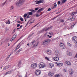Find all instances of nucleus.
<instances>
[{
    "instance_id": "1",
    "label": "nucleus",
    "mask_w": 77,
    "mask_h": 77,
    "mask_svg": "<svg viewBox=\"0 0 77 77\" xmlns=\"http://www.w3.org/2000/svg\"><path fill=\"white\" fill-rule=\"evenodd\" d=\"M25 2V0H20L19 1L16 3L17 6H21L24 4V3Z\"/></svg>"
},
{
    "instance_id": "2",
    "label": "nucleus",
    "mask_w": 77,
    "mask_h": 77,
    "mask_svg": "<svg viewBox=\"0 0 77 77\" xmlns=\"http://www.w3.org/2000/svg\"><path fill=\"white\" fill-rule=\"evenodd\" d=\"M45 66H46L44 63L43 62L40 63L39 67L40 68H45Z\"/></svg>"
},
{
    "instance_id": "3",
    "label": "nucleus",
    "mask_w": 77,
    "mask_h": 77,
    "mask_svg": "<svg viewBox=\"0 0 77 77\" xmlns=\"http://www.w3.org/2000/svg\"><path fill=\"white\" fill-rule=\"evenodd\" d=\"M48 30V28L46 27L43 30H41V31H39L38 32V34H39V33H42L45 31L46 32V31H47Z\"/></svg>"
},
{
    "instance_id": "4",
    "label": "nucleus",
    "mask_w": 77,
    "mask_h": 77,
    "mask_svg": "<svg viewBox=\"0 0 77 77\" xmlns=\"http://www.w3.org/2000/svg\"><path fill=\"white\" fill-rule=\"evenodd\" d=\"M37 63H33L31 65V67L32 69H35L37 67Z\"/></svg>"
},
{
    "instance_id": "5",
    "label": "nucleus",
    "mask_w": 77,
    "mask_h": 77,
    "mask_svg": "<svg viewBox=\"0 0 77 77\" xmlns=\"http://www.w3.org/2000/svg\"><path fill=\"white\" fill-rule=\"evenodd\" d=\"M31 43L32 45H34V46H37L38 44V42H36L35 40H33Z\"/></svg>"
},
{
    "instance_id": "6",
    "label": "nucleus",
    "mask_w": 77,
    "mask_h": 77,
    "mask_svg": "<svg viewBox=\"0 0 77 77\" xmlns=\"http://www.w3.org/2000/svg\"><path fill=\"white\" fill-rule=\"evenodd\" d=\"M48 43V39H46L44 40L42 42V45H46Z\"/></svg>"
},
{
    "instance_id": "7",
    "label": "nucleus",
    "mask_w": 77,
    "mask_h": 77,
    "mask_svg": "<svg viewBox=\"0 0 77 77\" xmlns=\"http://www.w3.org/2000/svg\"><path fill=\"white\" fill-rule=\"evenodd\" d=\"M72 40L74 41L75 44H77V37L76 36L72 37Z\"/></svg>"
},
{
    "instance_id": "8",
    "label": "nucleus",
    "mask_w": 77,
    "mask_h": 77,
    "mask_svg": "<svg viewBox=\"0 0 77 77\" xmlns=\"http://www.w3.org/2000/svg\"><path fill=\"white\" fill-rule=\"evenodd\" d=\"M41 73V70H37L35 71V75H39Z\"/></svg>"
},
{
    "instance_id": "9",
    "label": "nucleus",
    "mask_w": 77,
    "mask_h": 77,
    "mask_svg": "<svg viewBox=\"0 0 77 77\" xmlns=\"http://www.w3.org/2000/svg\"><path fill=\"white\" fill-rule=\"evenodd\" d=\"M12 70H10L5 73L4 74V75H8L11 74L12 73Z\"/></svg>"
},
{
    "instance_id": "10",
    "label": "nucleus",
    "mask_w": 77,
    "mask_h": 77,
    "mask_svg": "<svg viewBox=\"0 0 77 77\" xmlns=\"http://www.w3.org/2000/svg\"><path fill=\"white\" fill-rule=\"evenodd\" d=\"M60 46L61 47L62 49H65V46L63 43H60Z\"/></svg>"
},
{
    "instance_id": "11",
    "label": "nucleus",
    "mask_w": 77,
    "mask_h": 77,
    "mask_svg": "<svg viewBox=\"0 0 77 77\" xmlns=\"http://www.w3.org/2000/svg\"><path fill=\"white\" fill-rule=\"evenodd\" d=\"M55 54L56 56H58L60 54V53L58 51H56L55 52Z\"/></svg>"
},
{
    "instance_id": "12",
    "label": "nucleus",
    "mask_w": 77,
    "mask_h": 77,
    "mask_svg": "<svg viewBox=\"0 0 77 77\" xmlns=\"http://www.w3.org/2000/svg\"><path fill=\"white\" fill-rule=\"evenodd\" d=\"M34 20L31 19L28 22V23H29V24H32V23H33L34 22Z\"/></svg>"
},
{
    "instance_id": "13",
    "label": "nucleus",
    "mask_w": 77,
    "mask_h": 77,
    "mask_svg": "<svg viewBox=\"0 0 77 77\" xmlns=\"http://www.w3.org/2000/svg\"><path fill=\"white\" fill-rule=\"evenodd\" d=\"M48 74L49 75L50 77H51V76H53L54 73L51 72H49Z\"/></svg>"
},
{
    "instance_id": "14",
    "label": "nucleus",
    "mask_w": 77,
    "mask_h": 77,
    "mask_svg": "<svg viewBox=\"0 0 77 77\" xmlns=\"http://www.w3.org/2000/svg\"><path fill=\"white\" fill-rule=\"evenodd\" d=\"M9 67H10V65L6 66L3 69L4 70H6V69H8V68H9Z\"/></svg>"
},
{
    "instance_id": "15",
    "label": "nucleus",
    "mask_w": 77,
    "mask_h": 77,
    "mask_svg": "<svg viewBox=\"0 0 77 77\" xmlns=\"http://www.w3.org/2000/svg\"><path fill=\"white\" fill-rule=\"evenodd\" d=\"M53 59H54V60H55V61H58V60H59V57H55L54 58H53Z\"/></svg>"
},
{
    "instance_id": "16",
    "label": "nucleus",
    "mask_w": 77,
    "mask_h": 77,
    "mask_svg": "<svg viewBox=\"0 0 77 77\" xmlns=\"http://www.w3.org/2000/svg\"><path fill=\"white\" fill-rule=\"evenodd\" d=\"M57 65L58 66H63V63H57Z\"/></svg>"
},
{
    "instance_id": "17",
    "label": "nucleus",
    "mask_w": 77,
    "mask_h": 77,
    "mask_svg": "<svg viewBox=\"0 0 77 77\" xmlns=\"http://www.w3.org/2000/svg\"><path fill=\"white\" fill-rule=\"evenodd\" d=\"M49 66L50 68H53V67H54V64L50 63L49 65Z\"/></svg>"
},
{
    "instance_id": "18",
    "label": "nucleus",
    "mask_w": 77,
    "mask_h": 77,
    "mask_svg": "<svg viewBox=\"0 0 77 77\" xmlns=\"http://www.w3.org/2000/svg\"><path fill=\"white\" fill-rule=\"evenodd\" d=\"M43 10H44V8H42L38 10L37 11V12H41Z\"/></svg>"
},
{
    "instance_id": "19",
    "label": "nucleus",
    "mask_w": 77,
    "mask_h": 77,
    "mask_svg": "<svg viewBox=\"0 0 77 77\" xmlns=\"http://www.w3.org/2000/svg\"><path fill=\"white\" fill-rule=\"evenodd\" d=\"M66 63L68 65H71V63L69 61H67L66 62Z\"/></svg>"
},
{
    "instance_id": "20",
    "label": "nucleus",
    "mask_w": 77,
    "mask_h": 77,
    "mask_svg": "<svg viewBox=\"0 0 77 77\" xmlns=\"http://www.w3.org/2000/svg\"><path fill=\"white\" fill-rule=\"evenodd\" d=\"M21 42H20L19 44V45H18L16 48V50H18V49H19V48L20 47V46H19L20 44H21Z\"/></svg>"
},
{
    "instance_id": "21",
    "label": "nucleus",
    "mask_w": 77,
    "mask_h": 77,
    "mask_svg": "<svg viewBox=\"0 0 77 77\" xmlns=\"http://www.w3.org/2000/svg\"><path fill=\"white\" fill-rule=\"evenodd\" d=\"M69 74H73V71L71 70V69H70L69 70Z\"/></svg>"
},
{
    "instance_id": "22",
    "label": "nucleus",
    "mask_w": 77,
    "mask_h": 77,
    "mask_svg": "<svg viewBox=\"0 0 77 77\" xmlns=\"http://www.w3.org/2000/svg\"><path fill=\"white\" fill-rule=\"evenodd\" d=\"M38 3L39 4V3H43L44 1V0H40V1H38Z\"/></svg>"
},
{
    "instance_id": "23",
    "label": "nucleus",
    "mask_w": 77,
    "mask_h": 77,
    "mask_svg": "<svg viewBox=\"0 0 77 77\" xmlns=\"http://www.w3.org/2000/svg\"><path fill=\"white\" fill-rule=\"evenodd\" d=\"M54 77H62V76L59 75H56Z\"/></svg>"
},
{
    "instance_id": "24",
    "label": "nucleus",
    "mask_w": 77,
    "mask_h": 77,
    "mask_svg": "<svg viewBox=\"0 0 77 77\" xmlns=\"http://www.w3.org/2000/svg\"><path fill=\"white\" fill-rule=\"evenodd\" d=\"M76 14H77V12H72V13H71V15H75Z\"/></svg>"
},
{
    "instance_id": "25",
    "label": "nucleus",
    "mask_w": 77,
    "mask_h": 77,
    "mask_svg": "<svg viewBox=\"0 0 77 77\" xmlns=\"http://www.w3.org/2000/svg\"><path fill=\"white\" fill-rule=\"evenodd\" d=\"M29 11L30 12H35L36 11H35L33 10L32 9H31L29 10Z\"/></svg>"
},
{
    "instance_id": "26",
    "label": "nucleus",
    "mask_w": 77,
    "mask_h": 77,
    "mask_svg": "<svg viewBox=\"0 0 77 77\" xmlns=\"http://www.w3.org/2000/svg\"><path fill=\"white\" fill-rule=\"evenodd\" d=\"M54 6L53 7L52 9H54V8H56V7L57 6V5L56 4V3H54Z\"/></svg>"
},
{
    "instance_id": "27",
    "label": "nucleus",
    "mask_w": 77,
    "mask_h": 77,
    "mask_svg": "<svg viewBox=\"0 0 77 77\" xmlns=\"http://www.w3.org/2000/svg\"><path fill=\"white\" fill-rule=\"evenodd\" d=\"M5 23L7 24H9L11 23L10 22V21L9 20H8V21H6L5 22Z\"/></svg>"
},
{
    "instance_id": "28",
    "label": "nucleus",
    "mask_w": 77,
    "mask_h": 77,
    "mask_svg": "<svg viewBox=\"0 0 77 77\" xmlns=\"http://www.w3.org/2000/svg\"><path fill=\"white\" fill-rule=\"evenodd\" d=\"M15 39V38H14V37H12L10 40V41H11V42H12V41H14V39Z\"/></svg>"
},
{
    "instance_id": "29",
    "label": "nucleus",
    "mask_w": 77,
    "mask_h": 77,
    "mask_svg": "<svg viewBox=\"0 0 77 77\" xmlns=\"http://www.w3.org/2000/svg\"><path fill=\"white\" fill-rule=\"evenodd\" d=\"M48 53L49 55H51V54L52 53V52L51 51L49 50L48 51Z\"/></svg>"
},
{
    "instance_id": "30",
    "label": "nucleus",
    "mask_w": 77,
    "mask_h": 77,
    "mask_svg": "<svg viewBox=\"0 0 77 77\" xmlns=\"http://www.w3.org/2000/svg\"><path fill=\"white\" fill-rule=\"evenodd\" d=\"M17 34H15L13 36V37L14 38H16L17 37Z\"/></svg>"
},
{
    "instance_id": "31",
    "label": "nucleus",
    "mask_w": 77,
    "mask_h": 77,
    "mask_svg": "<svg viewBox=\"0 0 77 77\" xmlns=\"http://www.w3.org/2000/svg\"><path fill=\"white\" fill-rule=\"evenodd\" d=\"M28 14L29 15H33V13L32 12H29Z\"/></svg>"
},
{
    "instance_id": "32",
    "label": "nucleus",
    "mask_w": 77,
    "mask_h": 77,
    "mask_svg": "<svg viewBox=\"0 0 77 77\" xmlns=\"http://www.w3.org/2000/svg\"><path fill=\"white\" fill-rule=\"evenodd\" d=\"M35 4H36V5H38V4H39L38 2V1H35Z\"/></svg>"
},
{
    "instance_id": "33",
    "label": "nucleus",
    "mask_w": 77,
    "mask_h": 77,
    "mask_svg": "<svg viewBox=\"0 0 77 77\" xmlns=\"http://www.w3.org/2000/svg\"><path fill=\"white\" fill-rule=\"evenodd\" d=\"M75 20V17H72V21H74Z\"/></svg>"
},
{
    "instance_id": "34",
    "label": "nucleus",
    "mask_w": 77,
    "mask_h": 77,
    "mask_svg": "<svg viewBox=\"0 0 77 77\" xmlns=\"http://www.w3.org/2000/svg\"><path fill=\"white\" fill-rule=\"evenodd\" d=\"M27 14H25L24 15H23V17L24 18H26V17H27Z\"/></svg>"
},
{
    "instance_id": "35",
    "label": "nucleus",
    "mask_w": 77,
    "mask_h": 77,
    "mask_svg": "<svg viewBox=\"0 0 77 77\" xmlns=\"http://www.w3.org/2000/svg\"><path fill=\"white\" fill-rule=\"evenodd\" d=\"M60 21L62 22V23H64V20H63L62 19H60Z\"/></svg>"
},
{
    "instance_id": "36",
    "label": "nucleus",
    "mask_w": 77,
    "mask_h": 77,
    "mask_svg": "<svg viewBox=\"0 0 77 77\" xmlns=\"http://www.w3.org/2000/svg\"><path fill=\"white\" fill-rule=\"evenodd\" d=\"M21 49H19L17 52L16 53H17V54H18L20 52V51H21Z\"/></svg>"
},
{
    "instance_id": "37",
    "label": "nucleus",
    "mask_w": 77,
    "mask_h": 77,
    "mask_svg": "<svg viewBox=\"0 0 77 77\" xmlns=\"http://www.w3.org/2000/svg\"><path fill=\"white\" fill-rule=\"evenodd\" d=\"M36 17H39V16H40V15L38 14H36Z\"/></svg>"
},
{
    "instance_id": "38",
    "label": "nucleus",
    "mask_w": 77,
    "mask_h": 77,
    "mask_svg": "<svg viewBox=\"0 0 77 77\" xmlns=\"http://www.w3.org/2000/svg\"><path fill=\"white\" fill-rule=\"evenodd\" d=\"M49 34L50 35H52L53 34V32H50Z\"/></svg>"
},
{
    "instance_id": "39",
    "label": "nucleus",
    "mask_w": 77,
    "mask_h": 77,
    "mask_svg": "<svg viewBox=\"0 0 77 77\" xmlns=\"http://www.w3.org/2000/svg\"><path fill=\"white\" fill-rule=\"evenodd\" d=\"M66 1V0H63L62 1V3H65V2Z\"/></svg>"
},
{
    "instance_id": "40",
    "label": "nucleus",
    "mask_w": 77,
    "mask_h": 77,
    "mask_svg": "<svg viewBox=\"0 0 77 77\" xmlns=\"http://www.w3.org/2000/svg\"><path fill=\"white\" fill-rule=\"evenodd\" d=\"M6 2H4L2 4V6H4V5H5V4H6Z\"/></svg>"
},
{
    "instance_id": "41",
    "label": "nucleus",
    "mask_w": 77,
    "mask_h": 77,
    "mask_svg": "<svg viewBox=\"0 0 77 77\" xmlns=\"http://www.w3.org/2000/svg\"><path fill=\"white\" fill-rule=\"evenodd\" d=\"M14 9V7L13 6H11L10 8V10H12Z\"/></svg>"
},
{
    "instance_id": "42",
    "label": "nucleus",
    "mask_w": 77,
    "mask_h": 77,
    "mask_svg": "<svg viewBox=\"0 0 77 77\" xmlns=\"http://www.w3.org/2000/svg\"><path fill=\"white\" fill-rule=\"evenodd\" d=\"M72 17H69L68 20H72Z\"/></svg>"
},
{
    "instance_id": "43",
    "label": "nucleus",
    "mask_w": 77,
    "mask_h": 77,
    "mask_svg": "<svg viewBox=\"0 0 77 77\" xmlns=\"http://www.w3.org/2000/svg\"><path fill=\"white\" fill-rule=\"evenodd\" d=\"M45 59H46V60H48V58L47 57H45Z\"/></svg>"
},
{
    "instance_id": "44",
    "label": "nucleus",
    "mask_w": 77,
    "mask_h": 77,
    "mask_svg": "<svg viewBox=\"0 0 77 77\" xmlns=\"http://www.w3.org/2000/svg\"><path fill=\"white\" fill-rule=\"evenodd\" d=\"M57 4L59 5L60 4V1H58L57 2Z\"/></svg>"
},
{
    "instance_id": "45",
    "label": "nucleus",
    "mask_w": 77,
    "mask_h": 77,
    "mask_svg": "<svg viewBox=\"0 0 77 77\" xmlns=\"http://www.w3.org/2000/svg\"><path fill=\"white\" fill-rule=\"evenodd\" d=\"M47 34H48V32L46 33L44 35V36H46L47 35Z\"/></svg>"
},
{
    "instance_id": "46",
    "label": "nucleus",
    "mask_w": 77,
    "mask_h": 77,
    "mask_svg": "<svg viewBox=\"0 0 77 77\" xmlns=\"http://www.w3.org/2000/svg\"><path fill=\"white\" fill-rule=\"evenodd\" d=\"M16 29H14L13 31V33H15V32Z\"/></svg>"
},
{
    "instance_id": "47",
    "label": "nucleus",
    "mask_w": 77,
    "mask_h": 77,
    "mask_svg": "<svg viewBox=\"0 0 77 77\" xmlns=\"http://www.w3.org/2000/svg\"><path fill=\"white\" fill-rule=\"evenodd\" d=\"M19 26H20V24H17V27H19Z\"/></svg>"
},
{
    "instance_id": "48",
    "label": "nucleus",
    "mask_w": 77,
    "mask_h": 77,
    "mask_svg": "<svg viewBox=\"0 0 77 77\" xmlns=\"http://www.w3.org/2000/svg\"><path fill=\"white\" fill-rule=\"evenodd\" d=\"M67 69H65L64 71H65V72H67Z\"/></svg>"
},
{
    "instance_id": "49",
    "label": "nucleus",
    "mask_w": 77,
    "mask_h": 77,
    "mask_svg": "<svg viewBox=\"0 0 77 77\" xmlns=\"http://www.w3.org/2000/svg\"><path fill=\"white\" fill-rule=\"evenodd\" d=\"M52 29V26H50L48 28V29Z\"/></svg>"
},
{
    "instance_id": "50",
    "label": "nucleus",
    "mask_w": 77,
    "mask_h": 77,
    "mask_svg": "<svg viewBox=\"0 0 77 77\" xmlns=\"http://www.w3.org/2000/svg\"><path fill=\"white\" fill-rule=\"evenodd\" d=\"M20 20H21V21H23V20H23V18H22V17H21V18H20Z\"/></svg>"
},
{
    "instance_id": "51",
    "label": "nucleus",
    "mask_w": 77,
    "mask_h": 77,
    "mask_svg": "<svg viewBox=\"0 0 77 77\" xmlns=\"http://www.w3.org/2000/svg\"><path fill=\"white\" fill-rule=\"evenodd\" d=\"M75 24H74V25H71V28H73V27H74V25H75Z\"/></svg>"
},
{
    "instance_id": "52",
    "label": "nucleus",
    "mask_w": 77,
    "mask_h": 77,
    "mask_svg": "<svg viewBox=\"0 0 77 77\" xmlns=\"http://www.w3.org/2000/svg\"><path fill=\"white\" fill-rule=\"evenodd\" d=\"M38 9H39V8H35V11H37V10H38Z\"/></svg>"
},
{
    "instance_id": "53",
    "label": "nucleus",
    "mask_w": 77,
    "mask_h": 77,
    "mask_svg": "<svg viewBox=\"0 0 77 77\" xmlns=\"http://www.w3.org/2000/svg\"><path fill=\"white\" fill-rule=\"evenodd\" d=\"M58 17V16H57V17H55L53 19H52V20H54V19H55L56 18H57Z\"/></svg>"
},
{
    "instance_id": "54",
    "label": "nucleus",
    "mask_w": 77,
    "mask_h": 77,
    "mask_svg": "<svg viewBox=\"0 0 77 77\" xmlns=\"http://www.w3.org/2000/svg\"><path fill=\"white\" fill-rule=\"evenodd\" d=\"M19 40H20V39H18L17 41V42H16V43H14V44H16V43H17L18 41H19Z\"/></svg>"
},
{
    "instance_id": "55",
    "label": "nucleus",
    "mask_w": 77,
    "mask_h": 77,
    "mask_svg": "<svg viewBox=\"0 0 77 77\" xmlns=\"http://www.w3.org/2000/svg\"><path fill=\"white\" fill-rule=\"evenodd\" d=\"M27 18H30V16H29V15H28V16H27Z\"/></svg>"
},
{
    "instance_id": "56",
    "label": "nucleus",
    "mask_w": 77,
    "mask_h": 77,
    "mask_svg": "<svg viewBox=\"0 0 77 77\" xmlns=\"http://www.w3.org/2000/svg\"><path fill=\"white\" fill-rule=\"evenodd\" d=\"M18 77H22V76L21 75H19Z\"/></svg>"
},
{
    "instance_id": "57",
    "label": "nucleus",
    "mask_w": 77,
    "mask_h": 77,
    "mask_svg": "<svg viewBox=\"0 0 77 77\" xmlns=\"http://www.w3.org/2000/svg\"><path fill=\"white\" fill-rule=\"evenodd\" d=\"M48 37L49 38H51V37H52V36H49V35H48Z\"/></svg>"
},
{
    "instance_id": "58",
    "label": "nucleus",
    "mask_w": 77,
    "mask_h": 77,
    "mask_svg": "<svg viewBox=\"0 0 77 77\" xmlns=\"http://www.w3.org/2000/svg\"><path fill=\"white\" fill-rule=\"evenodd\" d=\"M21 62H19L18 64V65H21Z\"/></svg>"
},
{
    "instance_id": "59",
    "label": "nucleus",
    "mask_w": 77,
    "mask_h": 77,
    "mask_svg": "<svg viewBox=\"0 0 77 77\" xmlns=\"http://www.w3.org/2000/svg\"><path fill=\"white\" fill-rule=\"evenodd\" d=\"M67 44L68 45H71V44L69 43H68Z\"/></svg>"
},
{
    "instance_id": "60",
    "label": "nucleus",
    "mask_w": 77,
    "mask_h": 77,
    "mask_svg": "<svg viewBox=\"0 0 77 77\" xmlns=\"http://www.w3.org/2000/svg\"><path fill=\"white\" fill-rule=\"evenodd\" d=\"M11 45L10 44L8 43V46L9 47V46H10V45Z\"/></svg>"
},
{
    "instance_id": "61",
    "label": "nucleus",
    "mask_w": 77,
    "mask_h": 77,
    "mask_svg": "<svg viewBox=\"0 0 77 77\" xmlns=\"http://www.w3.org/2000/svg\"><path fill=\"white\" fill-rule=\"evenodd\" d=\"M51 11V8H48V11Z\"/></svg>"
},
{
    "instance_id": "62",
    "label": "nucleus",
    "mask_w": 77,
    "mask_h": 77,
    "mask_svg": "<svg viewBox=\"0 0 77 77\" xmlns=\"http://www.w3.org/2000/svg\"><path fill=\"white\" fill-rule=\"evenodd\" d=\"M17 22L18 23H20V21H17Z\"/></svg>"
},
{
    "instance_id": "63",
    "label": "nucleus",
    "mask_w": 77,
    "mask_h": 77,
    "mask_svg": "<svg viewBox=\"0 0 77 77\" xmlns=\"http://www.w3.org/2000/svg\"><path fill=\"white\" fill-rule=\"evenodd\" d=\"M21 27H22V25H21L19 28H20V29H21Z\"/></svg>"
},
{
    "instance_id": "64",
    "label": "nucleus",
    "mask_w": 77,
    "mask_h": 77,
    "mask_svg": "<svg viewBox=\"0 0 77 77\" xmlns=\"http://www.w3.org/2000/svg\"><path fill=\"white\" fill-rule=\"evenodd\" d=\"M10 57L9 56V55H8L7 58V59H8V58H9V57Z\"/></svg>"
}]
</instances>
